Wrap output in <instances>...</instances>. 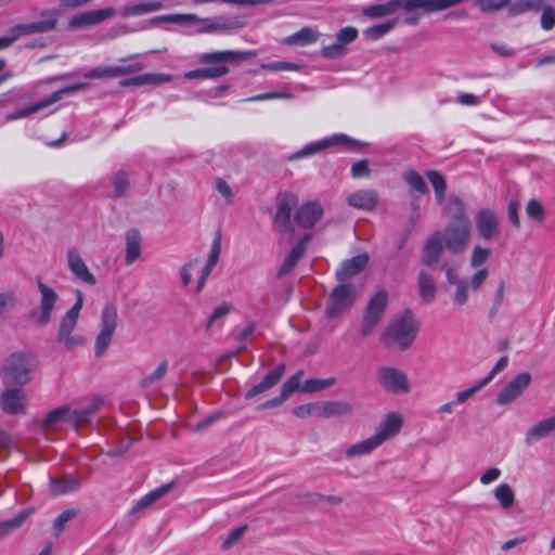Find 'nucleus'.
I'll use <instances>...</instances> for the list:
<instances>
[{"label": "nucleus", "instance_id": "obj_1", "mask_svg": "<svg viewBox=\"0 0 555 555\" xmlns=\"http://www.w3.org/2000/svg\"><path fill=\"white\" fill-rule=\"evenodd\" d=\"M470 240L469 219L451 221L443 230L428 235L421 251V260L425 267L437 268L444 249L452 255L463 254Z\"/></svg>", "mask_w": 555, "mask_h": 555}, {"label": "nucleus", "instance_id": "obj_2", "mask_svg": "<svg viewBox=\"0 0 555 555\" xmlns=\"http://www.w3.org/2000/svg\"><path fill=\"white\" fill-rule=\"evenodd\" d=\"M256 54L253 51H218L210 53H203L197 56L201 64L212 65L206 68H198L195 70L186 72L185 79H206L219 78L229 73L228 64H236L254 57Z\"/></svg>", "mask_w": 555, "mask_h": 555}, {"label": "nucleus", "instance_id": "obj_3", "mask_svg": "<svg viewBox=\"0 0 555 555\" xmlns=\"http://www.w3.org/2000/svg\"><path fill=\"white\" fill-rule=\"evenodd\" d=\"M40 16L42 17L40 21L9 28L4 35L0 36V51L10 48L23 36L50 33L56 28L60 18L56 8L43 10Z\"/></svg>", "mask_w": 555, "mask_h": 555}, {"label": "nucleus", "instance_id": "obj_4", "mask_svg": "<svg viewBox=\"0 0 555 555\" xmlns=\"http://www.w3.org/2000/svg\"><path fill=\"white\" fill-rule=\"evenodd\" d=\"M417 323L411 317L393 320L383 332L380 340L387 348L408 349L416 338Z\"/></svg>", "mask_w": 555, "mask_h": 555}, {"label": "nucleus", "instance_id": "obj_5", "mask_svg": "<svg viewBox=\"0 0 555 555\" xmlns=\"http://www.w3.org/2000/svg\"><path fill=\"white\" fill-rule=\"evenodd\" d=\"M153 23H185L196 25V33H211L217 30H231L242 28L244 23L238 18H229L224 22H216L209 18H201L195 14H168L157 16L152 20Z\"/></svg>", "mask_w": 555, "mask_h": 555}, {"label": "nucleus", "instance_id": "obj_6", "mask_svg": "<svg viewBox=\"0 0 555 555\" xmlns=\"http://www.w3.org/2000/svg\"><path fill=\"white\" fill-rule=\"evenodd\" d=\"M36 359L28 353H14L2 369V378L7 385H24L30 380V373L36 367Z\"/></svg>", "mask_w": 555, "mask_h": 555}, {"label": "nucleus", "instance_id": "obj_7", "mask_svg": "<svg viewBox=\"0 0 555 555\" xmlns=\"http://www.w3.org/2000/svg\"><path fill=\"white\" fill-rule=\"evenodd\" d=\"M77 300L74 306L63 315L59 332L57 341L64 346L66 350H72L86 343V339L81 335H73V331L76 327L79 312L83 305V295L80 291H77Z\"/></svg>", "mask_w": 555, "mask_h": 555}, {"label": "nucleus", "instance_id": "obj_8", "mask_svg": "<svg viewBox=\"0 0 555 555\" xmlns=\"http://www.w3.org/2000/svg\"><path fill=\"white\" fill-rule=\"evenodd\" d=\"M298 198L291 192H284L276 199V212L273 225L281 238L291 242L294 236V225L291 221L292 211L297 206Z\"/></svg>", "mask_w": 555, "mask_h": 555}, {"label": "nucleus", "instance_id": "obj_9", "mask_svg": "<svg viewBox=\"0 0 555 555\" xmlns=\"http://www.w3.org/2000/svg\"><path fill=\"white\" fill-rule=\"evenodd\" d=\"M37 287L40 294L39 307L29 312V321L37 327H44L52 320L59 295L40 278L37 279Z\"/></svg>", "mask_w": 555, "mask_h": 555}, {"label": "nucleus", "instance_id": "obj_10", "mask_svg": "<svg viewBox=\"0 0 555 555\" xmlns=\"http://www.w3.org/2000/svg\"><path fill=\"white\" fill-rule=\"evenodd\" d=\"M357 297V288L353 283L339 282L328 298L326 314L330 319H335L349 309Z\"/></svg>", "mask_w": 555, "mask_h": 555}, {"label": "nucleus", "instance_id": "obj_11", "mask_svg": "<svg viewBox=\"0 0 555 555\" xmlns=\"http://www.w3.org/2000/svg\"><path fill=\"white\" fill-rule=\"evenodd\" d=\"M387 304L388 293L385 289L378 291L370 299L361 324V335L363 337H369L374 332L382 320Z\"/></svg>", "mask_w": 555, "mask_h": 555}, {"label": "nucleus", "instance_id": "obj_12", "mask_svg": "<svg viewBox=\"0 0 555 555\" xmlns=\"http://www.w3.org/2000/svg\"><path fill=\"white\" fill-rule=\"evenodd\" d=\"M117 326V309L107 305L104 307L101 315V331L94 345V354L100 358L104 354L111 345Z\"/></svg>", "mask_w": 555, "mask_h": 555}, {"label": "nucleus", "instance_id": "obj_13", "mask_svg": "<svg viewBox=\"0 0 555 555\" xmlns=\"http://www.w3.org/2000/svg\"><path fill=\"white\" fill-rule=\"evenodd\" d=\"M377 383L387 391L406 393L410 385L406 374L393 366H382L376 373Z\"/></svg>", "mask_w": 555, "mask_h": 555}, {"label": "nucleus", "instance_id": "obj_14", "mask_svg": "<svg viewBox=\"0 0 555 555\" xmlns=\"http://www.w3.org/2000/svg\"><path fill=\"white\" fill-rule=\"evenodd\" d=\"M88 85L86 82H78L72 86L64 87L53 92L49 98L39 101L35 105L17 111L16 113L7 116L8 120H14L18 118L27 117L34 113L39 112L42 108L48 107L51 104L56 103L62 99L64 94H70L83 90Z\"/></svg>", "mask_w": 555, "mask_h": 555}, {"label": "nucleus", "instance_id": "obj_15", "mask_svg": "<svg viewBox=\"0 0 555 555\" xmlns=\"http://www.w3.org/2000/svg\"><path fill=\"white\" fill-rule=\"evenodd\" d=\"M489 271L487 268L478 269L470 280H466L461 284L454 286V292L451 295V299L454 306L463 307L468 302V291H478L485 281L488 279Z\"/></svg>", "mask_w": 555, "mask_h": 555}, {"label": "nucleus", "instance_id": "obj_16", "mask_svg": "<svg viewBox=\"0 0 555 555\" xmlns=\"http://www.w3.org/2000/svg\"><path fill=\"white\" fill-rule=\"evenodd\" d=\"M531 375L522 372L509 380L498 393L496 403L506 405L515 401L530 385Z\"/></svg>", "mask_w": 555, "mask_h": 555}, {"label": "nucleus", "instance_id": "obj_17", "mask_svg": "<svg viewBox=\"0 0 555 555\" xmlns=\"http://www.w3.org/2000/svg\"><path fill=\"white\" fill-rule=\"evenodd\" d=\"M358 29L353 26L341 28L336 34V42L322 48V56L332 60L344 56L347 53L346 46L353 42L358 38Z\"/></svg>", "mask_w": 555, "mask_h": 555}, {"label": "nucleus", "instance_id": "obj_18", "mask_svg": "<svg viewBox=\"0 0 555 555\" xmlns=\"http://www.w3.org/2000/svg\"><path fill=\"white\" fill-rule=\"evenodd\" d=\"M0 404L7 414L23 415L28 406L27 396L22 389H7L0 396Z\"/></svg>", "mask_w": 555, "mask_h": 555}, {"label": "nucleus", "instance_id": "obj_19", "mask_svg": "<svg viewBox=\"0 0 555 555\" xmlns=\"http://www.w3.org/2000/svg\"><path fill=\"white\" fill-rule=\"evenodd\" d=\"M67 267L72 274L88 285H94L96 279L94 274L89 270L81 255L76 248H69L66 253Z\"/></svg>", "mask_w": 555, "mask_h": 555}, {"label": "nucleus", "instance_id": "obj_20", "mask_svg": "<svg viewBox=\"0 0 555 555\" xmlns=\"http://www.w3.org/2000/svg\"><path fill=\"white\" fill-rule=\"evenodd\" d=\"M403 426V416L399 412H389L379 422L374 436L383 444L385 441L396 437Z\"/></svg>", "mask_w": 555, "mask_h": 555}, {"label": "nucleus", "instance_id": "obj_21", "mask_svg": "<svg viewBox=\"0 0 555 555\" xmlns=\"http://www.w3.org/2000/svg\"><path fill=\"white\" fill-rule=\"evenodd\" d=\"M116 13L113 8H105L101 10L87 11L77 15H74L68 21L70 28H85L102 23L103 21L114 16Z\"/></svg>", "mask_w": 555, "mask_h": 555}, {"label": "nucleus", "instance_id": "obj_22", "mask_svg": "<svg viewBox=\"0 0 555 555\" xmlns=\"http://www.w3.org/2000/svg\"><path fill=\"white\" fill-rule=\"evenodd\" d=\"M475 221L478 234L481 238L490 241L496 235L499 229V219L492 209H480L476 214Z\"/></svg>", "mask_w": 555, "mask_h": 555}, {"label": "nucleus", "instance_id": "obj_23", "mask_svg": "<svg viewBox=\"0 0 555 555\" xmlns=\"http://www.w3.org/2000/svg\"><path fill=\"white\" fill-rule=\"evenodd\" d=\"M553 434H555V415L543 418L531 425L525 431L524 442L527 447H531Z\"/></svg>", "mask_w": 555, "mask_h": 555}, {"label": "nucleus", "instance_id": "obj_24", "mask_svg": "<svg viewBox=\"0 0 555 555\" xmlns=\"http://www.w3.org/2000/svg\"><path fill=\"white\" fill-rule=\"evenodd\" d=\"M429 268H423L417 274V288L421 301L425 305L431 304L437 294V284L434 274L428 270Z\"/></svg>", "mask_w": 555, "mask_h": 555}, {"label": "nucleus", "instance_id": "obj_25", "mask_svg": "<svg viewBox=\"0 0 555 555\" xmlns=\"http://www.w3.org/2000/svg\"><path fill=\"white\" fill-rule=\"evenodd\" d=\"M103 405V399L93 398L88 406L82 409H72L68 406L67 423L74 427L88 424L92 415Z\"/></svg>", "mask_w": 555, "mask_h": 555}, {"label": "nucleus", "instance_id": "obj_26", "mask_svg": "<svg viewBox=\"0 0 555 555\" xmlns=\"http://www.w3.org/2000/svg\"><path fill=\"white\" fill-rule=\"evenodd\" d=\"M323 216V209L317 202H308L301 205L296 214L295 221L302 228H312Z\"/></svg>", "mask_w": 555, "mask_h": 555}, {"label": "nucleus", "instance_id": "obj_27", "mask_svg": "<svg viewBox=\"0 0 555 555\" xmlns=\"http://www.w3.org/2000/svg\"><path fill=\"white\" fill-rule=\"evenodd\" d=\"M378 203V193L372 189L358 190L347 197V204L353 208L371 211Z\"/></svg>", "mask_w": 555, "mask_h": 555}, {"label": "nucleus", "instance_id": "obj_28", "mask_svg": "<svg viewBox=\"0 0 555 555\" xmlns=\"http://www.w3.org/2000/svg\"><path fill=\"white\" fill-rule=\"evenodd\" d=\"M367 262L369 256L366 254L357 255L345 260L336 271V279L339 282H347V280L358 275L367 266Z\"/></svg>", "mask_w": 555, "mask_h": 555}, {"label": "nucleus", "instance_id": "obj_29", "mask_svg": "<svg viewBox=\"0 0 555 555\" xmlns=\"http://www.w3.org/2000/svg\"><path fill=\"white\" fill-rule=\"evenodd\" d=\"M311 238V234H305L298 243L293 247L291 253L286 256L284 261L282 262L278 276H284L288 274L297 264V262L302 258L306 253L307 244Z\"/></svg>", "mask_w": 555, "mask_h": 555}, {"label": "nucleus", "instance_id": "obj_30", "mask_svg": "<svg viewBox=\"0 0 555 555\" xmlns=\"http://www.w3.org/2000/svg\"><path fill=\"white\" fill-rule=\"evenodd\" d=\"M351 142V139L348 138L345 134H334L331 138L321 140L319 142L310 143L307 146H305L302 150L291 156V159L305 157L311 154H314L317 152H320L322 150H325L327 147L339 145V144H347Z\"/></svg>", "mask_w": 555, "mask_h": 555}, {"label": "nucleus", "instance_id": "obj_31", "mask_svg": "<svg viewBox=\"0 0 555 555\" xmlns=\"http://www.w3.org/2000/svg\"><path fill=\"white\" fill-rule=\"evenodd\" d=\"M284 372H285V365L284 364L278 365L274 370L269 372L260 383L254 385L246 392L245 398L250 399V398H254L262 392L268 391L269 389H271L273 386H275L280 382V379L284 375Z\"/></svg>", "mask_w": 555, "mask_h": 555}, {"label": "nucleus", "instance_id": "obj_32", "mask_svg": "<svg viewBox=\"0 0 555 555\" xmlns=\"http://www.w3.org/2000/svg\"><path fill=\"white\" fill-rule=\"evenodd\" d=\"M33 508H26L21 511L11 519H2L0 520V541L5 538L12 535L26 524L29 517L33 515Z\"/></svg>", "mask_w": 555, "mask_h": 555}, {"label": "nucleus", "instance_id": "obj_33", "mask_svg": "<svg viewBox=\"0 0 555 555\" xmlns=\"http://www.w3.org/2000/svg\"><path fill=\"white\" fill-rule=\"evenodd\" d=\"M125 264L131 266L141 257V234L137 229H130L125 234Z\"/></svg>", "mask_w": 555, "mask_h": 555}, {"label": "nucleus", "instance_id": "obj_34", "mask_svg": "<svg viewBox=\"0 0 555 555\" xmlns=\"http://www.w3.org/2000/svg\"><path fill=\"white\" fill-rule=\"evenodd\" d=\"M81 480L77 475H63L50 480V492L54 496L63 495L79 489Z\"/></svg>", "mask_w": 555, "mask_h": 555}, {"label": "nucleus", "instance_id": "obj_35", "mask_svg": "<svg viewBox=\"0 0 555 555\" xmlns=\"http://www.w3.org/2000/svg\"><path fill=\"white\" fill-rule=\"evenodd\" d=\"M321 418H331L335 416H346L353 412L352 403L345 400L320 401Z\"/></svg>", "mask_w": 555, "mask_h": 555}, {"label": "nucleus", "instance_id": "obj_36", "mask_svg": "<svg viewBox=\"0 0 555 555\" xmlns=\"http://www.w3.org/2000/svg\"><path fill=\"white\" fill-rule=\"evenodd\" d=\"M319 38L320 33L315 28L302 27L297 33L285 37L282 43L286 46L306 47L317 42Z\"/></svg>", "mask_w": 555, "mask_h": 555}, {"label": "nucleus", "instance_id": "obj_37", "mask_svg": "<svg viewBox=\"0 0 555 555\" xmlns=\"http://www.w3.org/2000/svg\"><path fill=\"white\" fill-rule=\"evenodd\" d=\"M380 446H382V443L373 435V436L369 437L367 439L358 441V442L349 446L345 450V455L347 459H353L357 456L369 455Z\"/></svg>", "mask_w": 555, "mask_h": 555}, {"label": "nucleus", "instance_id": "obj_38", "mask_svg": "<svg viewBox=\"0 0 555 555\" xmlns=\"http://www.w3.org/2000/svg\"><path fill=\"white\" fill-rule=\"evenodd\" d=\"M173 488V482L160 486L159 488L149 492L142 496L131 509V514H135L155 503Z\"/></svg>", "mask_w": 555, "mask_h": 555}, {"label": "nucleus", "instance_id": "obj_39", "mask_svg": "<svg viewBox=\"0 0 555 555\" xmlns=\"http://www.w3.org/2000/svg\"><path fill=\"white\" fill-rule=\"evenodd\" d=\"M442 205L443 214L451 217L453 219L452 221H462V219H468L465 215V205L459 196L450 195Z\"/></svg>", "mask_w": 555, "mask_h": 555}, {"label": "nucleus", "instance_id": "obj_40", "mask_svg": "<svg viewBox=\"0 0 555 555\" xmlns=\"http://www.w3.org/2000/svg\"><path fill=\"white\" fill-rule=\"evenodd\" d=\"M163 9V3L158 0H152L146 2H140L137 4L125 7L121 10L124 17L138 16L146 13L155 12Z\"/></svg>", "mask_w": 555, "mask_h": 555}, {"label": "nucleus", "instance_id": "obj_41", "mask_svg": "<svg viewBox=\"0 0 555 555\" xmlns=\"http://www.w3.org/2000/svg\"><path fill=\"white\" fill-rule=\"evenodd\" d=\"M399 18L393 17L384 23L373 25L363 30V36L370 40H378L392 30L398 24Z\"/></svg>", "mask_w": 555, "mask_h": 555}, {"label": "nucleus", "instance_id": "obj_42", "mask_svg": "<svg viewBox=\"0 0 555 555\" xmlns=\"http://www.w3.org/2000/svg\"><path fill=\"white\" fill-rule=\"evenodd\" d=\"M493 495L503 509H509L515 504V493L508 483H500L493 490Z\"/></svg>", "mask_w": 555, "mask_h": 555}, {"label": "nucleus", "instance_id": "obj_43", "mask_svg": "<svg viewBox=\"0 0 555 555\" xmlns=\"http://www.w3.org/2000/svg\"><path fill=\"white\" fill-rule=\"evenodd\" d=\"M111 182L113 185L114 195L116 197L125 196L128 193V191L130 190V185H131L130 184V176L124 169L116 171L112 176Z\"/></svg>", "mask_w": 555, "mask_h": 555}, {"label": "nucleus", "instance_id": "obj_44", "mask_svg": "<svg viewBox=\"0 0 555 555\" xmlns=\"http://www.w3.org/2000/svg\"><path fill=\"white\" fill-rule=\"evenodd\" d=\"M169 363L167 360H162L157 367L149 375L140 380L142 389H150L152 386L162 380L168 372Z\"/></svg>", "mask_w": 555, "mask_h": 555}, {"label": "nucleus", "instance_id": "obj_45", "mask_svg": "<svg viewBox=\"0 0 555 555\" xmlns=\"http://www.w3.org/2000/svg\"><path fill=\"white\" fill-rule=\"evenodd\" d=\"M427 177L435 190L436 201L439 205H442L444 202V194L447 190L446 179L438 171H428Z\"/></svg>", "mask_w": 555, "mask_h": 555}, {"label": "nucleus", "instance_id": "obj_46", "mask_svg": "<svg viewBox=\"0 0 555 555\" xmlns=\"http://www.w3.org/2000/svg\"><path fill=\"white\" fill-rule=\"evenodd\" d=\"M293 414L298 418L321 417V402L317 401L295 406Z\"/></svg>", "mask_w": 555, "mask_h": 555}, {"label": "nucleus", "instance_id": "obj_47", "mask_svg": "<svg viewBox=\"0 0 555 555\" xmlns=\"http://www.w3.org/2000/svg\"><path fill=\"white\" fill-rule=\"evenodd\" d=\"M66 413H68L67 405H63L50 411L42 422L43 429L47 430L53 427L54 425L59 424L60 422H67Z\"/></svg>", "mask_w": 555, "mask_h": 555}, {"label": "nucleus", "instance_id": "obj_48", "mask_svg": "<svg viewBox=\"0 0 555 555\" xmlns=\"http://www.w3.org/2000/svg\"><path fill=\"white\" fill-rule=\"evenodd\" d=\"M86 79H105L119 77L118 66H100L83 74Z\"/></svg>", "mask_w": 555, "mask_h": 555}, {"label": "nucleus", "instance_id": "obj_49", "mask_svg": "<svg viewBox=\"0 0 555 555\" xmlns=\"http://www.w3.org/2000/svg\"><path fill=\"white\" fill-rule=\"evenodd\" d=\"M335 382H336V379L334 377L324 378V379H320V378L308 379L302 384L300 391H304V392L321 391V390L332 387L335 384Z\"/></svg>", "mask_w": 555, "mask_h": 555}, {"label": "nucleus", "instance_id": "obj_50", "mask_svg": "<svg viewBox=\"0 0 555 555\" xmlns=\"http://www.w3.org/2000/svg\"><path fill=\"white\" fill-rule=\"evenodd\" d=\"M17 307L16 294L14 291L0 293V322L7 312L15 310Z\"/></svg>", "mask_w": 555, "mask_h": 555}, {"label": "nucleus", "instance_id": "obj_51", "mask_svg": "<svg viewBox=\"0 0 555 555\" xmlns=\"http://www.w3.org/2000/svg\"><path fill=\"white\" fill-rule=\"evenodd\" d=\"M403 179L413 190L422 194H425L427 192V186L423 177L415 170H406L403 173Z\"/></svg>", "mask_w": 555, "mask_h": 555}, {"label": "nucleus", "instance_id": "obj_52", "mask_svg": "<svg viewBox=\"0 0 555 555\" xmlns=\"http://www.w3.org/2000/svg\"><path fill=\"white\" fill-rule=\"evenodd\" d=\"M526 214L534 221L542 223L545 219V210L540 201L531 198L526 205Z\"/></svg>", "mask_w": 555, "mask_h": 555}, {"label": "nucleus", "instance_id": "obj_53", "mask_svg": "<svg viewBox=\"0 0 555 555\" xmlns=\"http://www.w3.org/2000/svg\"><path fill=\"white\" fill-rule=\"evenodd\" d=\"M543 4V0H517L509 7V13L512 15L522 14L530 10L540 8Z\"/></svg>", "mask_w": 555, "mask_h": 555}, {"label": "nucleus", "instance_id": "obj_54", "mask_svg": "<svg viewBox=\"0 0 555 555\" xmlns=\"http://www.w3.org/2000/svg\"><path fill=\"white\" fill-rule=\"evenodd\" d=\"M247 527L246 526H238L233 529H231L228 534L223 538L221 543V548L223 551H228L232 548L243 537L245 533Z\"/></svg>", "mask_w": 555, "mask_h": 555}, {"label": "nucleus", "instance_id": "obj_55", "mask_svg": "<svg viewBox=\"0 0 555 555\" xmlns=\"http://www.w3.org/2000/svg\"><path fill=\"white\" fill-rule=\"evenodd\" d=\"M304 372L298 371L296 374L292 375L282 386L281 392L284 397L288 398L292 393H294L296 390H300L301 386V378H302Z\"/></svg>", "mask_w": 555, "mask_h": 555}, {"label": "nucleus", "instance_id": "obj_56", "mask_svg": "<svg viewBox=\"0 0 555 555\" xmlns=\"http://www.w3.org/2000/svg\"><path fill=\"white\" fill-rule=\"evenodd\" d=\"M491 250L481 246H475L470 255V267L479 268L489 259Z\"/></svg>", "mask_w": 555, "mask_h": 555}, {"label": "nucleus", "instance_id": "obj_57", "mask_svg": "<svg viewBox=\"0 0 555 555\" xmlns=\"http://www.w3.org/2000/svg\"><path fill=\"white\" fill-rule=\"evenodd\" d=\"M509 3V0H476L475 4L483 12H495Z\"/></svg>", "mask_w": 555, "mask_h": 555}, {"label": "nucleus", "instance_id": "obj_58", "mask_svg": "<svg viewBox=\"0 0 555 555\" xmlns=\"http://www.w3.org/2000/svg\"><path fill=\"white\" fill-rule=\"evenodd\" d=\"M76 516V512L73 509L64 511L61 515H59L53 522V532L54 535H60L68 521H70Z\"/></svg>", "mask_w": 555, "mask_h": 555}, {"label": "nucleus", "instance_id": "obj_59", "mask_svg": "<svg viewBox=\"0 0 555 555\" xmlns=\"http://www.w3.org/2000/svg\"><path fill=\"white\" fill-rule=\"evenodd\" d=\"M171 80H172V76L169 74H164V73L143 74L144 86L145 85L158 86V85H163L166 82H170Z\"/></svg>", "mask_w": 555, "mask_h": 555}, {"label": "nucleus", "instance_id": "obj_60", "mask_svg": "<svg viewBox=\"0 0 555 555\" xmlns=\"http://www.w3.org/2000/svg\"><path fill=\"white\" fill-rule=\"evenodd\" d=\"M221 253V235L220 233H217L215 238L212 240L210 251L208 255L207 262L209 267H215L219 260V256Z\"/></svg>", "mask_w": 555, "mask_h": 555}, {"label": "nucleus", "instance_id": "obj_61", "mask_svg": "<svg viewBox=\"0 0 555 555\" xmlns=\"http://www.w3.org/2000/svg\"><path fill=\"white\" fill-rule=\"evenodd\" d=\"M485 386H487V385L482 380H480L476 385L457 392L455 396V402L460 403V404L465 403L468 399H470L476 392L481 390Z\"/></svg>", "mask_w": 555, "mask_h": 555}, {"label": "nucleus", "instance_id": "obj_62", "mask_svg": "<svg viewBox=\"0 0 555 555\" xmlns=\"http://www.w3.org/2000/svg\"><path fill=\"white\" fill-rule=\"evenodd\" d=\"M555 26V9L553 7H544L541 15V27L544 30H551Z\"/></svg>", "mask_w": 555, "mask_h": 555}, {"label": "nucleus", "instance_id": "obj_63", "mask_svg": "<svg viewBox=\"0 0 555 555\" xmlns=\"http://www.w3.org/2000/svg\"><path fill=\"white\" fill-rule=\"evenodd\" d=\"M215 189L222 197L225 198L228 204H231L233 202V191L224 179L217 178L215 180Z\"/></svg>", "mask_w": 555, "mask_h": 555}, {"label": "nucleus", "instance_id": "obj_64", "mask_svg": "<svg viewBox=\"0 0 555 555\" xmlns=\"http://www.w3.org/2000/svg\"><path fill=\"white\" fill-rule=\"evenodd\" d=\"M232 307L230 304H221L220 306L216 307L211 313V315L208 319L207 322V328L211 327L212 324L218 321L219 319L225 317L230 313Z\"/></svg>", "mask_w": 555, "mask_h": 555}]
</instances>
